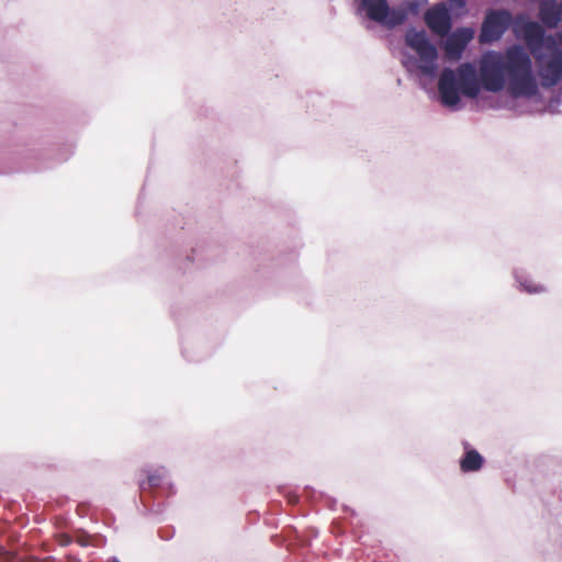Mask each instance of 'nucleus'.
Here are the masks:
<instances>
[{
    "mask_svg": "<svg viewBox=\"0 0 562 562\" xmlns=\"http://www.w3.org/2000/svg\"><path fill=\"white\" fill-rule=\"evenodd\" d=\"M514 279L518 289L528 294H538L546 291V288L542 284L535 283L522 269L514 270Z\"/></svg>",
    "mask_w": 562,
    "mask_h": 562,
    "instance_id": "obj_11",
    "label": "nucleus"
},
{
    "mask_svg": "<svg viewBox=\"0 0 562 562\" xmlns=\"http://www.w3.org/2000/svg\"><path fill=\"white\" fill-rule=\"evenodd\" d=\"M508 46L505 52L487 50L480 68L470 61L456 69L445 67L438 81L439 101L451 110L460 111L464 106L462 97L476 98L482 90L497 93L505 87L515 99L542 100L537 76L533 71L531 55L539 67L562 61V48L555 35L543 29L527 44Z\"/></svg>",
    "mask_w": 562,
    "mask_h": 562,
    "instance_id": "obj_1",
    "label": "nucleus"
},
{
    "mask_svg": "<svg viewBox=\"0 0 562 562\" xmlns=\"http://www.w3.org/2000/svg\"><path fill=\"white\" fill-rule=\"evenodd\" d=\"M301 543H302V546H310L311 539H305L304 538V539L301 540Z\"/></svg>",
    "mask_w": 562,
    "mask_h": 562,
    "instance_id": "obj_26",
    "label": "nucleus"
},
{
    "mask_svg": "<svg viewBox=\"0 0 562 562\" xmlns=\"http://www.w3.org/2000/svg\"><path fill=\"white\" fill-rule=\"evenodd\" d=\"M449 11L445 10L442 3L429 10L425 15L428 27L442 33L450 30L452 22L450 21Z\"/></svg>",
    "mask_w": 562,
    "mask_h": 562,
    "instance_id": "obj_9",
    "label": "nucleus"
},
{
    "mask_svg": "<svg viewBox=\"0 0 562 562\" xmlns=\"http://www.w3.org/2000/svg\"><path fill=\"white\" fill-rule=\"evenodd\" d=\"M52 167H53L52 164L40 162L36 166H27L26 170H30V171H41V170L48 169V168H52Z\"/></svg>",
    "mask_w": 562,
    "mask_h": 562,
    "instance_id": "obj_19",
    "label": "nucleus"
},
{
    "mask_svg": "<svg viewBox=\"0 0 562 562\" xmlns=\"http://www.w3.org/2000/svg\"><path fill=\"white\" fill-rule=\"evenodd\" d=\"M331 531L334 533H342L344 532L342 526L338 520L333 521Z\"/></svg>",
    "mask_w": 562,
    "mask_h": 562,
    "instance_id": "obj_20",
    "label": "nucleus"
},
{
    "mask_svg": "<svg viewBox=\"0 0 562 562\" xmlns=\"http://www.w3.org/2000/svg\"><path fill=\"white\" fill-rule=\"evenodd\" d=\"M165 468L146 471V479L139 481L140 503L144 515H161L165 510V502H154V496L169 497L176 493L173 484L168 477Z\"/></svg>",
    "mask_w": 562,
    "mask_h": 562,
    "instance_id": "obj_3",
    "label": "nucleus"
},
{
    "mask_svg": "<svg viewBox=\"0 0 562 562\" xmlns=\"http://www.w3.org/2000/svg\"><path fill=\"white\" fill-rule=\"evenodd\" d=\"M445 10L449 11L450 21L452 22L453 18H462L468 13V2L467 0H450L448 5L442 3Z\"/></svg>",
    "mask_w": 562,
    "mask_h": 562,
    "instance_id": "obj_15",
    "label": "nucleus"
},
{
    "mask_svg": "<svg viewBox=\"0 0 562 562\" xmlns=\"http://www.w3.org/2000/svg\"><path fill=\"white\" fill-rule=\"evenodd\" d=\"M175 536V529L173 527H162V528H159L158 529V537L161 539V540H170L172 539Z\"/></svg>",
    "mask_w": 562,
    "mask_h": 562,
    "instance_id": "obj_18",
    "label": "nucleus"
},
{
    "mask_svg": "<svg viewBox=\"0 0 562 562\" xmlns=\"http://www.w3.org/2000/svg\"><path fill=\"white\" fill-rule=\"evenodd\" d=\"M106 562H121V561H120V559H119V558H116V557H111V558H109V559H108V561H106Z\"/></svg>",
    "mask_w": 562,
    "mask_h": 562,
    "instance_id": "obj_28",
    "label": "nucleus"
},
{
    "mask_svg": "<svg viewBox=\"0 0 562 562\" xmlns=\"http://www.w3.org/2000/svg\"><path fill=\"white\" fill-rule=\"evenodd\" d=\"M182 356H183L188 361H199V360H200V359H195V358H193V357H190V356L188 355V350H187V349H184V348L182 349Z\"/></svg>",
    "mask_w": 562,
    "mask_h": 562,
    "instance_id": "obj_23",
    "label": "nucleus"
},
{
    "mask_svg": "<svg viewBox=\"0 0 562 562\" xmlns=\"http://www.w3.org/2000/svg\"><path fill=\"white\" fill-rule=\"evenodd\" d=\"M67 159H68V156H65V157H63V158L58 159V161H57V162H63V161H66Z\"/></svg>",
    "mask_w": 562,
    "mask_h": 562,
    "instance_id": "obj_29",
    "label": "nucleus"
},
{
    "mask_svg": "<svg viewBox=\"0 0 562 562\" xmlns=\"http://www.w3.org/2000/svg\"><path fill=\"white\" fill-rule=\"evenodd\" d=\"M304 494L307 498H310L311 501L313 502H324L325 505L329 508V509H335L336 508V505H337V499L325 494L324 492H321V491H316L314 487L312 486H305L304 487Z\"/></svg>",
    "mask_w": 562,
    "mask_h": 562,
    "instance_id": "obj_12",
    "label": "nucleus"
},
{
    "mask_svg": "<svg viewBox=\"0 0 562 562\" xmlns=\"http://www.w3.org/2000/svg\"><path fill=\"white\" fill-rule=\"evenodd\" d=\"M512 11L508 9L490 8L485 11L481 23L479 37L486 44H493L503 38L510 29Z\"/></svg>",
    "mask_w": 562,
    "mask_h": 562,
    "instance_id": "obj_5",
    "label": "nucleus"
},
{
    "mask_svg": "<svg viewBox=\"0 0 562 562\" xmlns=\"http://www.w3.org/2000/svg\"><path fill=\"white\" fill-rule=\"evenodd\" d=\"M404 43L416 53L402 52L401 63L406 71L418 78L435 80L439 69V53L427 32L411 24L405 31Z\"/></svg>",
    "mask_w": 562,
    "mask_h": 562,
    "instance_id": "obj_2",
    "label": "nucleus"
},
{
    "mask_svg": "<svg viewBox=\"0 0 562 562\" xmlns=\"http://www.w3.org/2000/svg\"><path fill=\"white\" fill-rule=\"evenodd\" d=\"M187 259H188L189 261H191V262H193V261H194V257H193V256H188V257H187Z\"/></svg>",
    "mask_w": 562,
    "mask_h": 562,
    "instance_id": "obj_30",
    "label": "nucleus"
},
{
    "mask_svg": "<svg viewBox=\"0 0 562 562\" xmlns=\"http://www.w3.org/2000/svg\"><path fill=\"white\" fill-rule=\"evenodd\" d=\"M562 102V83L553 89L549 102L547 103V111L551 114L559 113L558 106Z\"/></svg>",
    "mask_w": 562,
    "mask_h": 562,
    "instance_id": "obj_16",
    "label": "nucleus"
},
{
    "mask_svg": "<svg viewBox=\"0 0 562 562\" xmlns=\"http://www.w3.org/2000/svg\"><path fill=\"white\" fill-rule=\"evenodd\" d=\"M14 155L21 157L22 159H35V160H42L43 153L41 149L35 148L34 144L25 143L23 145L16 146L15 149L12 151Z\"/></svg>",
    "mask_w": 562,
    "mask_h": 562,
    "instance_id": "obj_14",
    "label": "nucleus"
},
{
    "mask_svg": "<svg viewBox=\"0 0 562 562\" xmlns=\"http://www.w3.org/2000/svg\"><path fill=\"white\" fill-rule=\"evenodd\" d=\"M355 13L386 30H394L406 22L401 8H394L389 0H352Z\"/></svg>",
    "mask_w": 562,
    "mask_h": 562,
    "instance_id": "obj_4",
    "label": "nucleus"
},
{
    "mask_svg": "<svg viewBox=\"0 0 562 562\" xmlns=\"http://www.w3.org/2000/svg\"><path fill=\"white\" fill-rule=\"evenodd\" d=\"M509 30H512L516 38L524 40L526 44H528L530 40L542 30V27L526 13H519L515 16L512 13Z\"/></svg>",
    "mask_w": 562,
    "mask_h": 562,
    "instance_id": "obj_6",
    "label": "nucleus"
},
{
    "mask_svg": "<svg viewBox=\"0 0 562 562\" xmlns=\"http://www.w3.org/2000/svg\"><path fill=\"white\" fill-rule=\"evenodd\" d=\"M342 509H344V512H346V513L350 512L352 515H355V512H353L352 509H350L347 505H344V506H342Z\"/></svg>",
    "mask_w": 562,
    "mask_h": 562,
    "instance_id": "obj_27",
    "label": "nucleus"
},
{
    "mask_svg": "<svg viewBox=\"0 0 562 562\" xmlns=\"http://www.w3.org/2000/svg\"><path fill=\"white\" fill-rule=\"evenodd\" d=\"M561 1L541 0L539 2L538 19L539 22L548 27L555 29L562 22Z\"/></svg>",
    "mask_w": 562,
    "mask_h": 562,
    "instance_id": "obj_8",
    "label": "nucleus"
},
{
    "mask_svg": "<svg viewBox=\"0 0 562 562\" xmlns=\"http://www.w3.org/2000/svg\"><path fill=\"white\" fill-rule=\"evenodd\" d=\"M541 86L546 89H553L562 82V61L546 64V67H539Z\"/></svg>",
    "mask_w": 562,
    "mask_h": 562,
    "instance_id": "obj_10",
    "label": "nucleus"
},
{
    "mask_svg": "<svg viewBox=\"0 0 562 562\" xmlns=\"http://www.w3.org/2000/svg\"><path fill=\"white\" fill-rule=\"evenodd\" d=\"M99 538L101 539L102 542H105V538L104 537L100 536Z\"/></svg>",
    "mask_w": 562,
    "mask_h": 562,
    "instance_id": "obj_31",
    "label": "nucleus"
},
{
    "mask_svg": "<svg viewBox=\"0 0 562 562\" xmlns=\"http://www.w3.org/2000/svg\"><path fill=\"white\" fill-rule=\"evenodd\" d=\"M461 446L463 453L459 458L460 471L464 474L481 471L486 463L485 458L468 440H462Z\"/></svg>",
    "mask_w": 562,
    "mask_h": 562,
    "instance_id": "obj_7",
    "label": "nucleus"
},
{
    "mask_svg": "<svg viewBox=\"0 0 562 562\" xmlns=\"http://www.w3.org/2000/svg\"><path fill=\"white\" fill-rule=\"evenodd\" d=\"M428 3V0H403L400 4L394 8H401L402 12L405 13L406 21L409 15H418L420 10Z\"/></svg>",
    "mask_w": 562,
    "mask_h": 562,
    "instance_id": "obj_13",
    "label": "nucleus"
},
{
    "mask_svg": "<svg viewBox=\"0 0 562 562\" xmlns=\"http://www.w3.org/2000/svg\"><path fill=\"white\" fill-rule=\"evenodd\" d=\"M88 504L87 503H80L77 507V513L80 515V516H85L87 515V512H88Z\"/></svg>",
    "mask_w": 562,
    "mask_h": 562,
    "instance_id": "obj_22",
    "label": "nucleus"
},
{
    "mask_svg": "<svg viewBox=\"0 0 562 562\" xmlns=\"http://www.w3.org/2000/svg\"><path fill=\"white\" fill-rule=\"evenodd\" d=\"M91 536L83 529H77L75 531L74 541H76L81 547H89L91 544L90 541Z\"/></svg>",
    "mask_w": 562,
    "mask_h": 562,
    "instance_id": "obj_17",
    "label": "nucleus"
},
{
    "mask_svg": "<svg viewBox=\"0 0 562 562\" xmlns=\"http://www.w3.org/2000/svg\"><path fill=\"white\" fill-rule=\"evenodd\" d=\"M12 553L7 550L4 547L0 546V559L1 560H9L11 559Z\"/></svg>",
    "mask_w": 562,
    "mask_h": 562,
    "instance_id": "obj_21",
    "label": "nucleus"
},
{
    "mask_svg": "<svg viewBox=\"0 0 562 562\" xmlns=\"http://www.w3.org/2000/svg\"><path fill=\"white\" fill-rule=\"evenodd\" d=\"M308 532H310V537L311 538H316L318 536V530L316 528H314V527H311L308 529Z\"/></svg>",
    "mask_w": 562,
    "mask_h": 562,
    "instance_id": "obj_24",
    "label": "nucleus"
},
{
    "mask_svg": "<svg viewBox=\"0 0 562 562\" xmlns=\"http://www.w3.org/2000/svg\"><path fill=\"white\" fill-rule=\"evenodd\" d=\"M67 562H80V560L77 559L76 557L67 555Z\"/></svg>",
    "mask_w": 562,
    "mask_h": 562,
    "instance_id": "obj_25",
    "label": "nucleus"
}]
</instances>
